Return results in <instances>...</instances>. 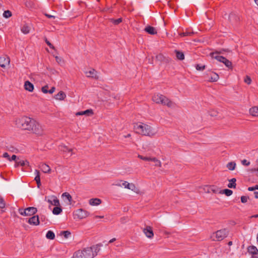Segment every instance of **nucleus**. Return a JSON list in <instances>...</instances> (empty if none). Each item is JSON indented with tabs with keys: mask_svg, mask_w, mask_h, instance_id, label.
Listing matches in <instances>:
<instances>
[{
	"mask_svg": "<svg viewBox=\"0 0 258 258\" xmlns=\"http://www.w3.org/2000/svg\"><path fill=\"white\" fill-rule=\"evenodd\" d=\"M101 244L84 248L76 251L72 258H93L100 250Z\"/></svg>",
	"mask_w": 258,
	"mask_h": 258,
	"instance_id": "f257e3e1",
	"label": "nucleus"
},
{
	"mask_svg": "<svg viewBox=\"0 0 258 258\" xmlns=\"http://www.w3.org/2000/svg\"><path fill=\"white\" fill-rule=\"evenodd\" d=\"M134 128L137 133L143 136L151 137L156 134L150 125L142 122L135 123Z\"/></svg>",
	"mask_w": 258,
	"mask_h": 258,
	"instance_id": "f03ea898",
	"label": "nucleus"
},
{
	"mask_svg": "<svg viewBox=\"0 0 258 258\" xmlns=\"http://www.w3.org/2000/svg\"><path fill=\"white\" fill-rule=\"evenodd\" d=\"M33 120L27 116H22L16 120V124L19 128L29 131Z\"/></svg>",
	"mask_w": 258,
	"mask_h": 258,
	"instance_id": "7ed1b4c3",
	"label": "nucleus"
},
{
	"mask_svg": "<svg viewBox=\"0 0 258 258\" xmlns=\"http://www.w3.org/2000/svg\"><path fill=\"white\" fill-rule=\"evenodd\" d=\"M152 100L156 103L167 105L169 107H173L174 106V104L171 100L161 94H158L155 95L153 97Z\"/></svg>",
	"mask_w": 258,
	"mask_h": 258,
	"instance_id": "20e7f679",
	"label": "nucleus"
},
{
	"mask_svg": "<svg viewBox=\"0 0 258 258\" xmlns=\"http://www.w3.org/2000/svg\"><path fill=\"white\" fill-rule=\"evenodd\" d=\"M218 54L219 53L217 52H212L210 53V55L213 58L217 60L219 62L223 63L229 69H232V64L231 61L223 56L219 55Z\"/></svg>",
	"mask_w": 258,
	"mask_h": 258,
	"instance_id": "39448f33",
	"label": "nucleus"
},
{
	"mask_svg": "<svg viewBox=\"0 0 258 258\" xmlns=\"http://www.w3.org/2000/svg\"><path fill=\"white\" fill-rule=\"evenodd\" d=\"M229 231L227 229H223L213 233L211 238L214 241H221L228 235Z\"/></svg>",
	"mask_w": 258,
	"mask_h": 258,
	"instance_id": "423d86ee",
	"label": "nucleus"
},
{
	"mask_svg": "<svg viewBox=\"0 0 258 258\" xmlns=\"http://www.w3.org/2000/svg\"><path fill=\"white\" fill-rule=\"evenodd\" d=\"M29 131L38 136L42 135L44 134V131L42 127L34 119L33 120Z\"/></svg>",
	"mask_w": 258,
	"mask_h": 258,
	"instance_id": "0eeeda50",
	"label": "nucleus"
},
{
	"mask_svg": "<svg viewBox=\"0 0 258 258\" xmlns=\"http://www.w3.org/2000/svg\"><path fill=\"white\" fill-rule=\"evenodd\" d=\"M20 215L24 216H30L35 214L37 212V209L35 207H31L27 208L25 209L20 208L18 210Z\"/></svg>",
	"mask_w": 258,
	"mask_h": 258,
	"instance_id": "6e6552de",
	"label": "nucleus"
},
{
	"mask_svg": "<svg viewBox=\"0 0 258 258\" xmlns=\"http://www.w3.org/2000/svg\"><path fill=\"white\" fill-rule=\"evenodd\" d=\"M75 215L79 219H82L88 217L89 215V213L83 209H79L75 212Z\"/></svg>",
	"mask_w": 258,
	"mask_h": 258,
	"instance_id": "1a4fd4ad",
	"label": "nucleus"
},
{
	"mask_svg": "<svg viewBox=\"0 0 258 258\" xmlns=\"http://www.w3.org/2000/svg\"><path fill=\"white\" fill-rule=\"evenodd\" d=\"M10 63V58L7 55H3L0 57V66L3 68H5L6 66H9Z\"/></svg>",
	"mask_w": 258,
	"mask_h": 258,
	"instance_id": "9d476101",
	"label": "nucleus"
},
{
	"mask_svg": "<svg viewBox=\"0 0 258 258\" xmlns=\"http://www.w3.org/2000/svg\"><path fill=\"white\" fill-rule=\"evenodd\" d=\"M206 77L208 78V81L210 82H217L219 79V75L214 72H210L206 74Z\"/></svg>",
	"mask_w": 258,
	"mask_h": 258,
	"instance_id": "9b49d317",
	"label": "nucleus"
},
{
	"mask_svg": "<svg viewBox=\"0 0 258 258\" xmlns=\"http://www.w3.org/2000/svg\"><path fill=\"white\" fill-rule=\"evenodd\" d=\"M229 20L232 24L235 25L240 21V18L235 13H231L229 16Z\"/></svg>",
	"mask_w": 258,
	"mask_h": 258,
	"instance_id": "f8f14e48",
	"label": "nucleus"
},
{
	"mask_svg": "<svg viewBox=\"0 0 258 258\" xmlns=\"http://www.w3.org/2000/svg\"><path fill=\"white\" fill-rule=\"evenodd\" d=\"M143 232L146 236L150 239L152 238L154 236V232L152 228L150 226H146V227L143 229Z\"/></svg>",
	"mask_w": 258,
	"mask_h": 258,
	"instance_id": "ddd939ff",
	"label": "nucleus"
},
{
	"mask_svg": "<svg viewBox=\"0 0 258 258\" xmlns=\"http://www.w3.org/2000/svg\"><path fill=\"white\" fill-rule=\"evenodd\" d=\"M122 185L124 186V188H127L128 189H131L136 192H137L136 190H138L136 185L133 183H128L127 181H124L122 183Z\"/></svg>",
	"mask_w": 258,
	"mask_h": 258,
	"instance_id": "4468645a",
	"label": "nucleus"
},
{
	"mask_svg": "<svg viewBox=\"0 0 258 258\" xmlns=\"http://www.w3.org/2000/svg\"><path fill=\"white\" fill-rule=\"evenodd\" d=\"M28 223L30 225H38L40 223L38 215L33 216L28 220Z\"/></svg>",
	"mask_w": 258,
	"mask_h": 258,
	"instance_id": "2eb2a0df",
	"label": "nucleus"
},
{
	"mask_svg": "<svg viewBox=\"0 0 258 258\" xmlns=\"http://www.w3.org/2000/svg\"><path fill=\"white\" fill-rule=\"evenodd\" d=\"M48 203H49L50 205L55 206H59L60 203L59 201L57 198L56 196H52L50 197V199L47 200Z\"/></svg>",
	"mask_w": 258,
	"mask_h": 258,
	"instance_id": "dca6fc26",
	"label": "nucleus"
},
{
	"mask_svg": "<svg viewBox=\"0 0 258 258\" xmlns=\"http://www.w3.org/2000/svg\"><path fill=\"white\" fill-rule=\"evenodd\" d=\"M29 163L27 160H21L20 158H18L16 161V163L15 164V167H18L19 166H29Z\"/></svg>",
	"mask_w": 258,
	"mask_h": 258,
	"instance_id": "f3484780",
	"label": "nucleus"
},
{
	"mask_svg": "<svg viewBox=\"0 0 258 258\" xmlns=\"http://www.w3.org/2000/svg\"><path fill=\"white\" fill-rule=\"evenodd\" d=\"M85 73L87 77L98 79V77L97 76V72L93 69H92L88 71H86Z\"/></svg>",
	"mask_w": 258,
	"mask_h": 258,
	"instance_id": "a211bd4d",
	"label": "nucleus"
},
{
	"mask_svg": "<svg viewBox=\"0 0 258 258\" xmlns=\"http://www.w3.org/2000/svg\"><path fill=\"white\" fill-rule=\"evenodd\" d=\"M39 167L44 173H49L51 171L50 167L45 163L41 164Z\"/></svg>",
	"mask_w": 258,
	"mask_h": 258,
	"instance_id": "6ab92c4d",
	"label": "nucleus"
},
{
	"mask_svg": "<svg viewBox=\"0 0 258 258\" xmlns=\"http://www.w3.org/2000/svg\"><path fill=\"white\" fill-rule=\"evenodd\" d=\"M144 30L147 32L148 34H150L151 35H154L157 34V31L155 29V28L152 26H147Z\"/></svg>",
	"mask_w": 258,
	"mask_h": 258,
	"instance_id": "aec40b11",
	"label": "nucleus"
},
{
	"mask_svg": "<svg viewBox=\"0 0 258 258\" xmlns=\"http://www.w3.org/2000/svg\"><path fill=\"white\" fill-rule=\"evenodd\" d=\"M24 88L25 90L29 92H32L34 90L33 85L29 81H27L25 82Z\"/></svg>",
	"mask_w": 258,
	"mask_h": 258,
	"instance_id": "412c9836",
	"label": "nucleus"
},
{
	"mask_svg": "<svg viewBox=\"0 0 258 258\" xmlns=\"http://www.w3.org/2000/svg\"><path fill=\"white\" fill-rule=\"evenodd\" d=\"M66 97V95L62 91H59L57 94L55 95V98L56 100H63Z\"/></svg>",
	"mask_w": 258,
	"mask_h": 258,
	"instance_id": "4be33fe9",
	"label": "nucleus"
},
{
	"mask_svg": "<svg viewBox=\"0 0 258 258\" xmlns=\"http://www.w3.org/2000/svg\"><path fill=\"white\" fill-rule=\"evenodd\" d=\"M101 203L100 199L98 198L91 199L89 200V204L92 206H98Z\"/></svg>",
	"mask_w": 258,
	"mask_h": 258,
	"instance_id": "5701e85b",
	"label": "nucleus"
},
{
	"mask_svg": "<svg viewBox=\"0 0 258 258\" xmlns=\"http://www.w3.org/2000/svg\"><path fill=\"white\" fill-rule=\"evenodd\" d=\"M249 113L253 116H258V106H254L250 108Z\"/></svg>",
	"mask_w": 258,
	"mask_h": 258,
	"instance_id": "b1692460",
	"label": "nucleus"
},
{
	"mask_svg": "<svg viewBox=\"0 0 258 258\" xmlns=\"http://www.w3.org/2000/svg\"><path fill=\"white\" fill-rule=\"evenodd\" d=\"M93 114V112L92 109H87L84 111H80L76 113V115H92Z\"/></svg>",
	"mask_w": 258,
	"mask_h": 258,
	"instance_id": "393cba45",
	"label": "nucleus"
},
{
	"mask_svg": "<svg viewBox=\"0 0 258 258\" xmlns=\"http://www.w3.org/2000/svg\"><path fill=\"white\" fill-rule=\"evenodd\" d=\"M174 52L175 53L176 58L178 59L182 60L184 59V54L182 51L175 50Z\"/></svg>",
	"mask_w": 258,
	"mask_h": 258,
	"instance_id": "a878e982",
	"label": "nucleus"
},
{
	"mask_svg": "<svg viewBox=\"0 0 258 258\" xmlns=\"http://www.w3.org/2000/svg\"><path fill=\"white\" fill-rule=\"evenodd\" d=\"M247 249L248 252L252 254H256L258 253V249L254 246H250L248 247Z\"/></svg>",
	"mask_w": 258,
	"mask_h": 258,
	"instance_id": "bb28decb",
	"label": "nucleus"
},
{
	"mask_svg": "<svg viewBox=\"0 0 258 258\" xmlns=\"http://www.w3.org/2000/svg\"><path fill=\"white\" fill-rule=\"evenodd\" d=\"M35 173H36V175L35 177V180L37 183L38 187H39L41 185L39 171L38 170H35Z\"/></svg>",
	"mask_w": 258,
	"mask_h": 258,
	"instance_id": "cd10ccee",
	"label": "nucleus"
},
{
	"mask_svg": "<svg viewBox=\"0 0 258 258\" xmlns=\"http://www.w3.org/2000/svg\"><path fill=\"white\" fill-rule=\"evenodd\" d=\"M230 183L228 184V187L229 188H235L236 186V179L235 178H233L230 180H229Z\"/></svg>",
	"mask_w": 258,
	"mask_h": 258,
	"instance_id": "c85d7f7f",
	"label": "nucleus"
},
{
	"mask_svg": "<svg viewBox=\"0 0 258 258\" xmlns=\"http://www.w3.org/2000/svg\"><path fill=\"white\" fill-rule=\"evenodd\" d=\"M151 161L155 163L154 165L155 166L159 167H161V162L157 158L152 157Z\"/></svg>",
	"mask_w": 258,
	"mask_h": 258,
	"instance_id": "c756f323",
	"label": "nucleus"
},
{
	"mask_svg": "<svg viewBox=\"0 0 258 258\" xmlns=\"http://www.w3.org/2000/svg\"><path fill=\"white\" fill-rule=\"evenodd\" d=\"M46 237L48 239L52 240L55 238V234L53 231L49 230L47 232Z\"/></svg>",
	"mask_w": 258,
	"mask_h": 258,
	"instance_id": "7c9ffc66",
	"label": "nucleus"
},
{
	"mask_svg": "<svg viewBox=\"0 0 258 258\" xmlns=\"http://www.w3.org/2000/svg\"><path fill=\"white\" fill-rule=\"evenodd\" d=\"M60 149L63 152H72L73 151L72 149H70L65 145L60 146ZM71 154H73V153Z\"/></svg>",
	"mask_w": 258,
	"mask_h": 258,
	"instance_id": "2f4dec72",
	"label": "nucleus"
},
{
	"mask_svg": "<svg viewBox=\"0 0 258 258\" xmlns=\"http://www.w3.org/2000/svg\"><path fill=\"white\" fill-rule=\"evenodd\" d=\"M219 193V194H224L227 196H230L232 194L233 191L229 189H225L222 190H220Z\"/></svg>",
	"mask_w": 258,
	"mask_h": 258,
	"instance_id": "473e14b6",
	"label": "nucleus"
},
{
	"mask_svg": "<svg viewBox=\"0 0 258 258\" xmlns=\"http://www.w3.org/2000/svg\"><path fill=\"white\" fill-rule=\"evenodd\" d=\"M194 32L193 31H186L185 32H183V33H180L179 34V35L181 36V37H185V36H191L193 34H194Z\"/></svg>",
	"mask_w": 258,
	"mask_h": 258,
	"instance_id": "72a5a7b5",
	"label": "nucleus"
},
{
	"mask_svg": "<svg viewBox=\"0 0 258 258\" xmlns=\"http://www.w3.org/2000/svg\"><path fill=\"white\" fill-rule=\"evenodd\" d=\"M21 31L24 34H28L30 32V27L27 25H24L22 27Z\"/></svg>",
	"mask_w": 258,
	"mask_h": 258,
	"instance_id": "f704fd0d",
	"label": "nucleus"
},
{
	"mask_svg": "<svg viewBox=\"0 0 258 258\" xmlns=\"http://www.w3.org/2000/svg\"><path fill=\"white\" fill-rule=\"evenodd\" d=\"M62 212V209L58 206H56L53 209L52 213L54 215H58Z\"/></svg>",
	"mask_w": 258,
	"mask_h": 258,
	"instance_id": "c9c22d12",
	"label": "nucleus"
},
{
	"mask_svg": "<svg viewBox=\"0 0 258 258\" xmlns=\"http://www.w3.org/2000/svg\"><path fill=\"white\" fill-rule=\"evenodd\" d=\"M236 163L234 162H231L227 164V167L230 170H233L235 169Z\"/></svg>",
	"mask_w": 258,
	"mask_h": 258,
	"instance_id": "e433bc0d",
	"label": "nucleus"
},
{
	"mask_svg": "<svg viewBox=\"0 0 258 258\" xmlns=\"http://www.w3.org/2000/svg\"><path fill=\"white\" fill-rule=\"evenodd\" d=\"M60 235L63 236L65 238H68L71 235V233L69 231H62L60 232Z\"/></svg>",
	"mask_w": 258,
	"mask_h": 258,
	"instance_id": "4c0bfd02",
	"label": "nucleus"
},
{
	"mask_svg": "<svg viewBox=\"0 0 258 258\" xmlns=\"http://www.w3.org/2000/svg\"><path fill=\"white\" fill-rule=\"evenodd\" d=\"M62 197H65L69 201L70 203H71L72 200V198L71 195L67 192H64L62 194Z\"/></svg>",
	"mask_w": 258,
	"mask_h": 258,
	"instance_id": "58836bf2",
	"label": "nucleus"
},
{
	"mask_svg": "<svg viewBox=\"0 0 258 258\" xmlns=\"http://www.w3.org/2000/svg\"><path fill=\"white\" fill-rule=\"evenodd\" d=\"M210 191L214 194H216L219 192V188L215 185H210Z\"/></svg>",
	"mask_w": 258,
	"mask_h": 258,
	"instance_id": "ea45409f",
	"label": "nucleus"
},
{
	"mask_svg": "<svg viewBox=\"0 0 258 258\" xmlns=\"http://www.w3.org/2000/svg\"><path fill=\"white\" fill-rule=\"evenodd\" d=\"M110 21L113 24H114V25H118V24H119L120 23H121L122 22V19L121 18H118L117 19H110Z\"/></svg>",
	"mask_w": 258,
	"mask_h": 258,
	"instance_id": "a19ab883",
	"label": "nucleus"
},
{
	"mask_svg": "<svg viewBox=\"0 0 258 258\" xmlns=\"http://www.w3.org/2000/svg\"><path fill=\"white\" fill-rule=\"evenodd\" d=\"M12 12L9 10L5 11L3 13V16L6 18H9L12 16Z\"/></svg>",
	"mask_w": 258,
	"mask_h": 258,
	"instance_id": "79ce46f5",
	"label": "nucleus"
},
{
	"mask_svg": "<svg viewBox=\"0 0 258 258\" xmlns=\"http://www.w3.org/2000/svg\"><path fill=\"white\" fill-rule=\"evenodd\" d=\"M138 157L143 160L151 161L152 157H145L141 155H138Z\"/></svg>",
	"mask_w": 258,
	"mask_h": 258,
	"instance_id": "37998d69",
	"label": "nucleus"
},
{
	"mask_svg": "<svg viewBox=\"0 0 258 258\" xmlns=\"http://www.w3.org/2000/svg\"><path fill=\"white\" fill-rule=\"evenodd\" d=\"M206 68L205 65L201 66L199 64H197L196 65V68L198 71H203Z\"/></svg>",
	"mask_w": 258,
	"mask_h": 258,
	"instance_id": "c03bdc74",
	"label": "nucleus"
},
{
	"mask_svg": "<svg viewBox=\"0 0 258 258\" xmlns=\"http://www.w3.org/2000/svg\"><path fill=\"white\" fill-rule=\"evenodd\" d=\"M244 81L247 84L249 85L251 84V80L250 77H249L248 76H246L244 78Z\"/></svg>",
	"mask_w": 258,
	"mask_h": 258,
	"instance_id": "a18cd8bd",
	"label": "nucleus"
},
{
	"mask_svg": "<svg viewBox=\"0 0 258 258\" xmlns=\"http://www.w3.org/2000/svg\"><path fill=\"white\" fill-rule=\"evenodd\" d=\"M156 58L158 60L162 61L164 59L165 57L162 54H159L156 55Z\"/></svg>",
	"mask_w": 258,
	"mask_h": 258,
	"instance_id": "49530a36",
	"label": "nucleus"
},
{
	"mask_svg": "<svg viewBox=\"0 0 258 258\" xmlns=\"http://www.w3.org/2000/svg\"><path fill=\"white\" fill-rule=\"evenodd\" d=\"M5 207V203L3 198L0 196V208L3 209Z\"/></svg>",
	"mask_w": 258,
	"mask_h": 258,
	"instance_id": "de8ad7c7",
	"label": "nucleus"
},
{
	"mask_svg": "<svg viewBox=\"0 0 258 258\" xmlns=\"http://www.w3.org/2000/svg\"><path fill=\"white\" fill-rule=\"evenodd\" d=\"M249 199V197H247V196H241V202L242 203H245L247 202V200Z\"/></svg>",
	"mask_w": 258,
	"mask_h": 258,
	"instance_id": "09e8293b",
	"label": "nucleus"
},
{
	"mask_svg": "<svg viewBox=\"0 0 258 258\" xmlns=\"http://www.w3.org/2000/svg\"><path fill=\"white\" fill-rule=\"evenodd\" d=\"M18 158H19V157H18L16 155H12V156L10 158L9 161H15V163H16V161L17 160Z\"/></svg>",
	"mask_w": 258,
	"mask_h": 258,
	"instance_id": "8fccbe9b",
	"label": "nucleus"
},
{
	"mask_svg": "<svg viewBox=\"0 0 258 258\" xmlns=\"http://www.w3.org/2000/svg\"><path fill=\"white\" fill-rule=\"evenodd\" d=\"M48 85H45V86L42 87L41 91L43 93L46 94L48 93Z\"/></svg>",
	"mask_w": 258,
	"mask_h": 258,
	"instance_id": "3c124183",
	"label": "nucleus"
},
{
	"mask_svg": "<svg viewBox=\"0 0 258 258\" xmlns=\"http://www.w3.org/2000/svg\"><path fill=\"white\" fill-rule=\"evenodd\" d=\"M123 180H120V181H116L113 184V185H115V186H122V183H121V182H123Z\"/></svg>",
	"mask_w": 258,
	"mask_h": 258,
	"instance_id": "603ef678",
	"label": "nucleus"
},
{
	"mask_svg": "<svg viewBox=\"0 0 258 258\" xmlns=\"http://www.w3.org/2000/svg\"><path fill=\"white\" fill-rule=\"evenodd\" d=\"M45 42L49 46L50 48H51L53 49H55L53 45L47 39H45Z\"/></svg>",
	"mask_w": 258,
	"mask_h": 258,
	"instance_id": "864d4df0",
	"label": "nucleus"
},
{
	"mask_svg": "<svg viewBox=\"0 0 258 258\" xmlns=\"http://www.w3.org/2000/svg\"><path fill=\"white\" fill-rule=\"evenodd\" d=\"M210 188V186L209 185H206L204 187V190L205 192L207 193H210L211 192Z\"/></svg>",
	"mask_w": 258,
	"mask_h": 258,
	"instance_id": "5fc2aeb1",
	"label": "nucleus"
},
{
	"mask_svg": "<svg viewBox=\"0 0 258 258\" xmlns=\"http://www.w3.org/2000/svg\"><path fill=\"white\" fill-rule=\"evenodd\" d=\"M241 162L243 165H245V166H248L250 164V162L249 161H247L245 159L242 160Z\"/></svg>",
	"mask_w": 258,
	"mask_h": 258,
	"instance_id": "6e6d98bb",
	"label": "nucleus"
},
{
	"mask_svg": "<svg viewBox=\"0 0 258 258\" xmlns=\"http://www.w3.org/2000/svg\"><path fill=\"white\" fill-rule=\"evenodd\" d=\"M3 157L4 158H6L8 159V160H9V159L10 158L9 154L7 153V152H5L4 153L3 155Z\"/></svg>",
	"mask_w": 258,
	"mask_h": 258,
	"instance_id": "4d7b16f0",
	"label": "nucleus"
},
{
	"mask_svg": "<svg viewBox=\"0 0 258 258\" xmlns=\"http://www.w3.org/2000/svg\"><path fill=\"white\" fill-rule=\"evenodd\" d=\"M55 90V88L54 87H52L49 90H48V93L49 94H52Z\"/></svg>",
	"mask_w": 258,
	"mask_h": 258,
	"instance_id": "13d9d810",
	"label": "nucleus"
},
{
	"mask_svg": "<svg viewBox=\"0 0 258 258\" xmlns=\"http://www.w3.org/2000/svg\"><path fill=\"white\" fill-rule=\"evenodd\" d=\"M55 60L56 61V62L58 63H59L61 61V59L60 57H59L58 56H55Z\"/></svg>",
	"mask_w": 258,
	"mask_h": 258,
	"instance_id": "bf43d9fd",
	"label": "nucleus"
},
{
	"mask_svg": "<svg viewBox=\"0 0 258 258\" xmlns=\"http://www.w3.org/2000/svg\"><path fill=\"white\" fill-rule=\"evenodd\" d=\"M45 15L48 18H54L55 16L53 15H51L48 14H45Z\"/></svg>",
	"mask_w": 258,
	"mask_h": 258,
	"instance_id": "052dcab7",
	"label": "nucleus"
},
{
	"mask_svg": "<svg viewBox=\"0 0 258 258\" xmlns=\"http://www.w3.org/2000/svg\"><path fill=\"white\" fill-rule=\"evenodd\" d=\"M248 190L249 191H253L254 190H255V187L254 186H252V187H249L248 188Z\"/></svg>",
	"mask_w": 258,
	"mask_h": 258,
	"instance_id": "680f3d73",
	"label": "nucleus"
},
{
	"mask_svg": "<svg viewBox=\"0 0 258 258\" xmlns=\"http://www.w3.org/2000/svg\"><path fill=\"white\" fill-rule=\"evenodd\" d=\"M115 240H116V238H113L109 241L108 243H112V242H114Z\"/></svg>",
	"mask_w": 258,
	"mask_h": 258,
	"instance_id": "e2e57ef3",
	"label": "nucleus"
},
{
	"mask_svg": "<svg viewBox=\"0 0 258 258\" xmlns=\"http://www.w3.org/2000/svg\"><path fill=\"white\" fill-rule=\"evenodd\" d=\"M254 197L256 199H258V191H255L254 192Z\"/></svg>",
	"mask_w": 258,
	"mask_h": 258,
	"instance_id": "0e129e2a",
	"label": "nucleus"
},
{
	"mask_svg": "<svg viewBox=\"0 0 258 258\" xmlns=\"http://www.w3.org/2000/svg\"><path fill=\"white\" fill-rule=\"evenodd\" d=\"M131 136V135L130 134H127V135L124 136V138H129Z\"/></svg>",
	"mask_w": 258,
	"mask_h": 258,
	"instance_id": "69168bd1",
	"label": "nucleus"
},
{
	"mask_svg": "<svg viewBox=\"0 0 258 258\" xmlns=\"http://www.w3.org/2000/svg\"><path fill=\"white\" fill-rule=\"evenodd\" d=\"M103 217H104L103 216H95L96 218H103Z\"/></svg>",
	"mask_w": 258,
	"mask_h": 258,
	"instance_id": "338daca9",
	"label": "nucleus"
},
{
	"mask_svg": "<svg viewBox=\"0 0 258 258\" xmlns=\"http://www.w3.org/2000/svg\"><path fill=\"white\" fill-rule=\"evenodd\" d=\"M251 171H258V168H256H256L252 169H251Z\"/></svg>",
	"mask_w": 258,
	"mask_h": 258,
	"instance_id": "774afa93",
	"label": "nucleus"
}]
</instances>
